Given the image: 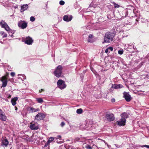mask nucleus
Returning a JSON list of instances; mask_svg holds the SVG:
<instances>
[{"label": "nucleus", "mask_w": 149, "mask_h": 149, "mask_svg": "<svg viewBox=\"0 0 149 149\" xmlns=\"http://www.w3.org/2000/svg\"><path fill=\"white\" fill-rule=\"evenodd\" d=\"M24 42L26 44L30 45L33 42V40L31 38L29 37H28L26 38L24 41Z\"/></svg>", "instance_id": "4468645a"}, {"label": "nucleus", "mask_w": 149, "mask_h": 149, "mask_svg": "<svg viewBox=\"0 0 149 149\" xmlns=\"http://www.w3.org/2000/svg\"><path fill=\"white\" fill-rule=\"evenodd\" d=\"M70 148H71V149H74V148H73V146H71Z\"/></svg>", "instance_id": "c03bdc74"}, {"label": "nucleus", "mask_w": 149, "mask_h": 149, "mask_svg": "<svg viewBox=\"0 0 149 149\" xmlns=\"http://www.w3.org/2000/svg\"><path fill=\"white\" fill-rule=\"evenodd\" d=\"M1 81L2 83V87H5L7 84L8 81L7 78L6 76H3L1 78Z\"/></svg>", "instance_id": "9d476101"}, {"label": "nucleus", "mask_w": 149, "mask_h": 149, "mask_svg": "<svg viewBox=\"0 0 149 149\" xmlns=\"http://www.w3.org/2000/svg\"><path fill=\"white\" fill-rule=\"evenodd\" d=\"M141 147H146L148 148H149V146L147 145H143V146H142Z\"/></svg>", "instance_id": "58836bf2"}, {"label": "nucleus", "mask_w": 149, "mask_h": 149, "mask_svg": "<svg viewBox=\"0 0 149 149\" xmlns=\"http://www.w3.org/2000/svg\"><path fill=\"white\" fill-rule=\"evenodd\" d=\"M123 87V86L120 84H112V86L111 87V88H113L117 89L122 88Z\"/></svg>", "instance_id": "2eb2a0df"}, {"label": "nucleus", "mask_w": 149, "mask_h": 149, "mask_svg": "<svg viewBox=\"0 0 149 149\" xmlns=\"http://www.w3.org/2000/svg\"><path fill=\"white\" fill-rule=\"evenodd\" d=\"M18 26L21 29H24L27 27V23L24 21L20 20L18 22Z\"/></svg>", "instance_id": "423d86ee"}, {"label": "nucleus", "mask_w": 149, "mask_h": 149, "mask_svg": "<svg viewBox=\"0 0 149 149\" xmlns=\"http://www.w3.org/2000/svg\"><path fill=\"white\" fill-rule=\"evenodd\" d=\"M35 20V18L34 17L31 16L30 17V20L32 22L34 21Z\"/></svg>", "instance_id": "bb28decb"}, {"label": "nucleus", "mask_w": 149, "mask_h": 149, "mask_svg": "<svg viewBox=\"0 0 149 149\" xmlns=\"http://www.w3.org/2000/svg\"><path fill=\"white\" fill-rule=\"evenodd\" d=\"M83 111V110L81 109H78L76 111V112L79 114H81Z\"/></svg>", "instance_id": "4be33fe9"}, {"label": "nucleus", "mask_w": 149, "mask_h": 149, "mask_svg": "<svg viewBox=\"0 0 149 149\" xmlns=\"http://www.w3.org/2000/svg\"><path fill=\"white\" fill-rule=\"evenodd\" d=\"M130 45V44H128L127 45H128V47L127 48V50L128 51H130L129 49H132V47H129V45Z\"/></svg>", "instance_id": "a878e982"}, {"label": "nucleus", "mask_w": 149, "mask_h": 149, "mask_svg": "<svg viewBox=\"0 0 149 149\" xmlns=\"http://www.w3.org/2000/svg\"><path fill=\"white\" fill-rule=\"evenodd\" d=\"M30 128L32 130H36L38 128V127L37 125L33 124L30 125Z\"/></svg>", "instance_id": "dca6fc26"}, {"label": "nucleus", "mask_w": 149, "mask_h": 149, "mask_svg": "<svg viewBox=\"0 0 149 149\" xmlns=\"http://www.w3.org/2000/svg\"><path fill=\"white\" fill-rule=\"evenodd\" d=\"M36 100L39 103H42L43 102V101L42 98H37Z\"/></svg>", "instance_id": "5701e85b"}, {"label": "nucleus", "mask_w": 149, "mask_h": 149, "mask_svg": "<svg viewBox=\"0 0 149 149\" xmlns=\"http://www.w3.org/2000/svg\"><path fill=\"white\" fill-rule=\"evenodd\" d=\"M11 97V95H8V98H10Z\"/></svg>", "instance_id": "a18cd8bd"}, {"label": "nucleus", "mask_w": 149, "mask_h": 149, "mask_svg": "<svg viewBox=\"0 0 149 149\" xmlns=\"http://www.w3.org/2000/svg\"><path fill=\"white\" fill-rule=\"evenodd\" d=\"M44 90L43 89H41L39 90V92L41 93L42 92V91H44Z\"/></svg>", "instance_id": "a19ab883"}, {"label": "nucleus", "mask_w": 149, "mask_h": 149, "mask_svg": "<svg viewBox=\"0 0 149 149\" xmlns=\"http://www.w3.org/2000/svg\"><path fill=\"white\" fill-rule=\"evenodd\" d=\"M106 118L108 120L111 121L115 119L114 115L111 113H107L106 115Z\"/></svg>", "instance_id": "1a4fd4ad"}, {"label": "nucleus", "mask_w": 149, "mask_h": 149, "mask_svg": "<svg viewBox=\"0 0 149 149\" xmlns=\"http://www.w3.org/2000/svg\"><path fill=\"white\" fill-rule=\"evenodd\" d=\"M54 138L53 137H50L49 138L47 142H48L49 144L50 143L54 141Z\"/></svg>", "instance_id": "6ab92c4d"}, {"label": "nucleus", "mask_w": 149, "mask_h": 149, "mask_svg": "<svg viewBox=\"0 0 149 149\" xmlns=\"http://www.w3.org/2000/svg\"><path fill=\"white\" fill-rule=\"evenodd\" d=\"M63 67L61 65H59L55 69L54 72V75L57 77L59 78L62 76Z\"/></svg>", "instance_id": "20e7f679"}, {"label": "nucleus", "mask_w": 149, "mask_h": 149, "mask_svg": "<svg viewBox=\"0 0 149 149\" xmlns=\"http://www.w3.org/2000/svg\"><path fill=\"white\" fill-rule=\"evenodd\" d=\"M1 146L3 147H6L8 143L9 142L6 137H3L1 140Z\"/></svg>", "instance_id": "0eeeda50"}, {"label": "nucleus", "mask_w": 149, "mask_h": 149, "mask_svg": "<svg viewBox=\"0 0 149 149\" xmlns=\"http://www.w3.org/2000/svg\"><path fill=\"white\" fill-rule=\"evenodd\" d=\"M72 18V17L71 15H66L63 16V19L64 21L68 22L71 21Z\"/></svg>", "instance_id": "ddd939ff"}, {"label": "nucleus", "mask_w": 149, "mask_h": 149, "mask_svg": "<svg viewBox=\"0 0 149 149\" xmlns=\"http://www.w3.org/2000/svg\"><path fill=\"white\" fill-rule=\"evenodd\" d=\"M123 97L127 102H129L131 100L132 98L130 95L127 92H124L123 93Z\"/></svg>", "instance_id": "f8f14e48"}, {"label": "nucleus", "mask_w": 149, "mask_h": 149, "mask_svg": "<svg viewBox=\"0 0 149 149\" xmlns=\"http://www.w3.org/2000/svg\"><path fill=\"white\" fill-rule=\"evenodd\" d=\"M61 138V136L60 135H58L56 137L54 138V139H60Z\"/></svg>", "instance_id": "f704fd0d"}, {"label": "nucleus", "mask_w": 149, "mask_h": 149, "mask_svg": "<svg viewBox=\"0 0 149 149\" xmlns=\"http://www.w3.org/2000/svg\"><path fill=\"white\" fill-rule=\"evenodd\" d=\"M108 49L110 51H112L113 50V48L112 47H109Z\"/></svg>", "instance_id": "72a5a7b5"}, {"label": "nucleus", "mask_w": 149, "mask_h": 149, "mask_svg": "<svg viewBox=\"0 0 149 149\" xmlns=\"http://www.w3.org/2000/svg\"><path fill=\"white\" fill-rule=\"evenodd\" d=\"M107 146H108V147H109V145H107Z\"/></svg>", "instance_id": "3c124183"}, {"label": "nucleus", "mask_w": 149, "mask_h": 149, "mask_svg": "<svg viewBox=\"0 0 149 149\" xmlns=\"http://www.w3.org/2000/svg\"><path fill=\"white\" fill-rule=\"evenodd\" d=\"M45 117V115L42 113H39L37 114L35 118V120L39 121L44 119Z\"/></svg>", "instance_id": "6e6552de"}, {"label": "nucleus", "mask_w": 149, "mask_h": 149, "mask_svg": "<svg viewBox=\"0 0 149 149\" xmlns=\"http://www.w3.org/2000/svg\"><path fill=\"white\" fill-rule=\"evenodd\" d=\"M121 118L116 122V123L118 125L124 126L125 125L126 119L128 117V114L126 113H123L120 115Z\"/></svg>", "instance_id": "f257e3e1"}, {"label": "nucleus", "mask_w": 149, "mask_h": 149, "mask_svg": "<svg viewBox=\"0 0 149 149\" xmlns=\"http://www.w3.org/2000/svg\"><path fill=\"white\" fill-rule=\"evenodd\" d=\"M65 125V123L63 122H62L61 124L60 125L62 127H63Z\"/></svg>", "instance_id": "473e14b6"}, {"label": "nucleus", "mask_w": 149, "mask_h": 149, "mask_svg": "<svg viewBox=\"0 0 149 149\" xmlns=\"http://www.w3.org/2000/svg\"><path fill=\"white\" fill-rule=\"evenodd\" d=\"M7 69L9 71H12V68H11L10 67V66H8V68H7Z\"/></svg>", "instance_id": "e433bc0d"}, {"label": "nucleus", "mask_w": 149, "mask_h": 149, "mask_svg": "<svg viewBox=\"0 0 149 149\" xmlns=\"http://www.w3.org/2000/svg\"><path fill=\"white\" fill-rule=\"evenodd\" d=\"M17 100V97H15L12 99L11 100V102L12 103V104L13 106H15L16 104V101Z\"/></svg>", "instance_id": "a211bd4d"}, {"label": "nucleus", "mask_w": 149, "mask_h": 149, "mask_svg": "<svg viewBox=\"0 0 149 149\" xmlns=\"http://www.w3.org/2000/svg\"><path fill=\"white\" fill-rule=\"evenodd\" d=\"M107 146H108V147H109V145H107Z\"/></svg>", "instance_id": "8fccbe9b"}, {"label": "nucleus", "mask_w": 149, "mask_h": 149, "mask_svg": "<svg viewBox=\"0 0 149 149\" xmlns=\"http://www.w3.org/2000/svg\"><path fill=\"white\" fill-rule=\"evenodd\" d=\"M28 7V5L27 4L23 5L21 6V12H23L24 11L26 10Z\"/></svg>", "instance_id": "f3484780"}, {"label": "nucleus", "mask_w": 149, "mask_h": 149, "mask_svg": "<svg viewBox=\"0 0 149 149\" xmlns=\"http://www.w3.org/2000/svg\"><path fill=\"white\" fill-rule=\"evenodd\" d=\"M13 33H9V35H10V36L12 37L13 36Z\"/></svg>", "instance_id": "37998d69"}, {"label": "nucleus", "mask_w": 149, "mask_h": 149, "mask_svg": "<svg viewBox=\"0 0 149 149\" xmlns=\"http://www.w3.org/2000/svg\"><path fill=\"white\" fill-rule=\"evenodd\" d=\"M115 34L109 32H107L104 37V42L109 43L111 42L114 37Z\"/></svg>", "instance_id": "f03ea898"}, {"label": "nucleus", "mask_w": 149, "mask_h": 149, "mask_svg": "<svg viewBox=\"0 0 149 149\" xmlns=\"http://www.w3.org/2000/svg\"><path fill=\"white\" fill-rule=\"evenodd\" d=\"M50 144L47 141L46 143H45V145L44 146L43 148H45V147H47L48 146H49V145Z\"/></svg>", "instance_id": "cd10ccee"}, {"label": "nucleus", "mask_w": 149, "mask_h": 149, "mask_svg": "<svg viewBox=\"0 0 149 149\" xmlns=\"http://www.w3.org/2000/svg\"><path fill=\"white\" fill-rule=\"evenodd\" d=\"M85 147L87 149H92V148L91 146L87 144L85 146Z\"/></svg>", "instance_id": "393cba45"}, {"label": "nucleus", "mask_w": 149, "mask_h": 149, "mask_svg": "<svg viewBox=\"0 0 149 149\" xmlns=\"http://www.w3.org/2000/svg\"><path fill=\"white\" fill-rule=\"evenodd\" d=\"M43 142H44V143H45V141L44 140H43L42 141Z\"/></svg>", "instance_id": "de8ad7c7"}, {"label": "nucleus", "mask_w": 149, "mask_h": 149, "mask_svg": "<svg viewBox=\"0 0 149 149\" xmlns=\"http://www.w3.org/2000/svg\"><path fill=\"white\" fill-rule=\"evenodd\" d=\"M113 4L114 5L115 8H118L120 6L118 4L116 3L115 2H113Z\"/></svg>", "instance_id": "b1692460"}, {"label": "nucleus", "mask_w": 149, "mask_h": 149, "mask_svg": "<svg viewBox=\"0 0 149 149\" xmlns=\"http://www.w3.org/2000/svg\"><path fill=\"white\" fill-rule=\"evenodd\" d=\"M15 110H17V108L16 107H15Z\"/></svg>", "instance_id": "49530a36"}, {"label": "nucleus", "mask_w": 149, "mask_h": 149, "mask_svg": "<svg viewBox=\"0 0 149 149\" xmlns=\"http://www.w3.org/2000/svg\"><path fill=\"white\" fill-rule=\"evenodd\" d=\"M91 38H88V42L90 43H92L93 42V40Z\"/></svg>", "instance_id": "c756f323"}, {"label": "nucleus", "mask_w": 149, "mask_h": 149, "mask_svg": "<svg viewBox=\"0 0 149 149\" xmlns=\"http://www.w3.org/2000/svg\"><path fill=\"white\" fill-rule=\"evenodd\" d=\"M15 74L14 72H12L10 73V75L12 77H14L15 75Z\"/></svg>", "instance_id": "4c0bfd02"}, {"label": "nucleus", "mask_w": 149, "mask_h": 149, "mask_svg": "<svg viewBox=\"0 0 149 149\" xmlns=\"http://www.w3.org/2000/svg\"><path fill=\"white\" fill-rule=\"evenodd\" d=\"M0 34L1 35L3 36V38L6 37L7 36V34L3 31H1Z\"/></svg>", "instance_id": "412c9836"}, {"label": "nucleus", "mask_w": 149, "mask_h": 149, "mask_svg": "<svg viewBox=\"0 0 149 149\" xmlns=\"http://www.w3.org/2000/svg\"><path fill=\"white\" fill-rule=\"evenodd\" d=\"M118 53L119 54L121 55L123 54V50H119L118 51Z\"/></svg>", "instance_id": "7c9ffc66"}, {"label": "nucleus", "mask_w": 149, "mask_h": 149, "mask_svg": "<svg viewBox=\"0 0 149 149\" xmlns=\"http://www.w3.org/2000/svg\"><path fill=\"white\" fill-rule=\"evenodd\" d=\"M64 3H65V2L64 1H62V0L61 1L59 2V4L61 5H63L64 4Z\"/></svg>", "instance_id": "c85d7f7f"}, {"label": "nucleus", "mask_w": 149, "mask_h": 149, "mask_svg": "<svg viewBox=\"0 0 149 149\" xmlns=\"http://www.w3.org/2000/svg\"><path fill=\"white\" fill-rule=\"evenodd\" d=\"M30 110L32 111V112H35L38 111L39 110V109L38 108L36 109L33 107H31L30 108Z\"/></svg>", "instance_id": "aec40b11"}, {"label": "nucleus", "mask_w": 149, "mask_h": 149, "mask_svg": "<svg viewBox=\"0 0 149 149\" xmlns=\"http://www.w3.org/2000/svg\"><path fill=\"white\" fill-rule=\"evenodd\" d=\"M93 35L92 34H90L88 36V38H92L93 37Z\"/></svg>", "instance_id": "c9c22d12"}, {"label": "nucleus", "mask_w": 149, "mask_h": 149, "mask_svg": "<svg viewBox=\"0 0 149 149\" xmlns=\"http://www.w3.org/2000/svg\"><path fill=\"white\" fill-rule=\"evenodd\" d=\"M109 49H108L107 48V49H106V50H105V52L106 53H107L108 52H109Z\"/></svg>", "instance_id": "79ce46f5"}, {"label": "nucleus", "mask_w": 149, "mask_h": 149, "mask_svg": "<svg viewBox=\"0 0 149 149\" xmlns=\"http://www.w3.org/2000/svg\"><path fill=\"white\" fill-rule=\"evenodd\" d=\"M0 25L1 27L4 28L6 30L8 31L9 33H11L14 34L15 32V30H10L8 25L4 21L2 20L0 22Z\"/></svg>", "instance_id": "7ed1b4c3"}, {"label": "nucleus", "mask_w": 149, "mask_h": 149, "mask_svg": "<svg viewBox=\"0 0 149 149\" xmlns=\"http://www.w3.org/2000/svg\"><path fill=\"white\" fill-rule=\"evenodd\" d=\"M115 101V99H114V98L112 99L111 100V102H114Z\"/></svg>", "instance_id": "ea45409f"}, {"label": "nucleus", "mask_w": 149, "mask_h": 149, "mask_svg": "<svg viewBox=\"0 0 149 149\" xmlns=\"http://www.w3.org/2000/svg\"><path fill=\"white\" fill-rule=\"evenodd\" d=\"M7 119L4 112L0 109V120L2 121H5Z\"/></svg>", "instance_id": "9b49d317"}, {"label": "nucleus", "mask_w": 149, "mask_h": 149, "mask_svg": "<svg viewBox=\"0 0 149 149\" xmlns=\"http://www.w3.org/2000/svg\"><path fill=\"white\" fill-rule=\"evenodd\" d=\"M129 47H132V49H133L134 50H135L136 49V47H135V46H134V45L132 44L131 45H129Z\"/></svg>", "instance_id": "2f4dec72"}, {"label": "nucleus", "mask_w": 149, "mask_h": 149, "mask_svg": "<svg viewBox=\"0 0 149 149\" xmlns=\"http://www.w3.org/2000/svg\"><path fill=\"white\" fill-rule=\"evenodd\" d=\"M69 141V140H68V139H67V140H66V141Z\"/></svg>", "instance_id": "09e8293b"}, {"label": "nucleus", "mask_w": 149, "mask_h": 149, "mask_svg": "<svg viewBox=\"0 0 149 149\" xmlns=\"http://www.w3.org/2000/svg\"><path fill=\"white\" fill-rule=\"evenodd\" d=\"M57 84L61 89L65 88L66 86L64 81L61 79H59L58 81Z\"/></svg>", "instance_id": "39448f33"}]
</instances>
